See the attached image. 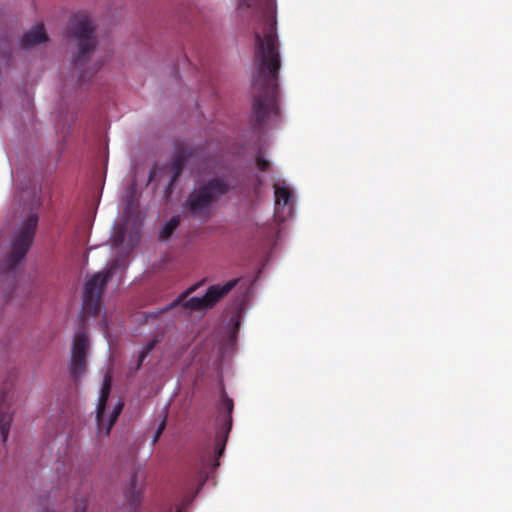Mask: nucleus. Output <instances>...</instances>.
<instances>
[{
  "instance_id": "f03ea898",
  "label": "nucleus",
  "mask_w": 512,
  "mask_h": 512,
  "mask_svg": "<svg viewBox=\"0 0 512 512\" xmlns=\"http://www.w3.org/2000/svg\"><path fill=\"white\" fill-rule=\"evenodd\" d=\"M96 26L88 15L74 14L70 17L67 26V37L77 45V53L73 56V69L79 74V81L96 73L101 64L91 63V54L96 48Z\"/></svg>"
},
{
  "instance_id": "9d476101",
  "label": "nucleus",
  "mask_w": 512,
  "mask_h": 512,
  "mask_svg": "<svg viewBox=\"0 0 512 512\" xmlns=\"http://www.w3.org/2000/svg\"><path fill=\"white\" fill-rule=\"evenodd\" d=\"M203 152V149L199 146H179L174 159L171 162L170 168L172 170V177L166 187V193H171L173 186L181 176L185 165L190 161L191 158L198 157Z\"/></svg>"
},
{
  "instance_id": "aec40b11",
  "label": "nucleus",
  "mask_w": 512,
  "mask_h": 512,
  "mask_svg": "<svg viewBox=\"0 0 512 512\" xmlns=\"http://www.w3.org/2000/svg\"><path fill=\"white\" fill-rule=\"evenodd\" d=\"M1 59H3L6 64L10 63L11 60V53L10 52H2L0 55Z\"/></svg>"
},
{
  "instance_id": "4be33fe9",
  "label": "nucleus",
  "mask_w": 512,
  "mask_h": 512,
  "mask_svg": "<svg viewBox=\"0 0 512 512\" xmlns=\"http://www.w3.org/2000/svg\"><path fill=\"white\" fill-rule=\"evenodd\" d=\"M177 512H181V511H177Z\"/></svg>"
},
{
  "instance_id": "dca6fc26",
  "label": "nucleus",
  "mask_w": 512,
  "mask_h": 512,
  "mask_svg": "<svg viewBox=\"0 0 512 512\" xmlns=\"http://www.w3.org/2000/svg\"><path fill=\"white\" fill-rule=\"evenodd\" d=\"M158 340L157 339H152V340H149L145 345L144 347L142 348V350L140 351L139 353V356H138V360H137V369H139L145 358L150 354V352L155 348L156 344H157Z\"/></svg>"
},
{
  "instance_id": "0eeeda50",
  "label": "nucleus",
  "mask_w": 512,
  "mask_h": 512,
  "mask_svg": "<svg viewBox=\"0 0 512 512\" xmlns=\"http://www.w3.org/2000/svg\"><path fill=\"white\" fill-rule=\"evenodd\" d=\"M112 379L110 375H105L103 384L100 390L99 401L96 410V420L97 426L100 433H104V435H109L113 425L117 421L119 415L122 412L124 404L119 401L117 405L114 407L112 413L109 418H105V410L107 401L111 392Z\"/></svg>"
},
{
  "instance_id": "4468645a",
  "label": "nucleus",
  "mask_w": 512,
  "mask_h": 512,
  "mask_svg": "<svg viewBox=\"0 0 512 512\" xmlns=\"http://www.w3.org/2000/svg\"><path fill=\"white\" fill-rule=\"evenodd\" d=\"M180 224V217L173 216L160 231L159 237L162 240L168 239Z\"/></svg>"
},
{
  "instance_id": "6e6552de",
  "label": "nucleus",
  "mask_w": 512,
  "mask_h": 512,
  "mask_svg": "<svg viewBox=\"0 0 512 512\" xmlns=\"http://www.w3.org/2000/svg\"><path fill=\"white\" fill-rule=\"evenodd\" d=\"M234 403L226 395L222 396L221 407L216 418L215 454L219 458L224 452L229 432L232 428Z\"/></svg>"
},
{
  "instance_id": "7ed1b4c3",
  "label": "nucleus",
  "mask_w": 512,
  "mask_h": 512,
  "mask_svg": "<svg viewBox=\"0 0 512 512\" xmlns=\"http://www.w3.org/2000/svg\"><path fill=\"white\" fill-rule=\"evenodd\" d=\"M230 190L227 180L221 177L211 178L192 190L184 207L195 217L207 219L213 205Z\"/></svg>"
},
{
  "instance_id": "ddd939ff",
  "label": "nucleus",
  "mask_w": 512,
  "mask_h": 512,
  "mask_svg": "<svg viewBox=\"0 0 512 512\" xmlns=\"http://www.w3.org/2000/svg\"><path fill=\"white\" fill-rule=\"evenodd\" d=\"M274 195L276 213L286 207L288 208V213H290L293 207L292 191L285 184H274Z\"/></svg>"
},
{
  "instance_id": "f8f14e48",
  "label": "nucleus",
  "mask_w": 512,
  "mask_h": 512,
  "mask_svg": "<svg viewBox=\"0 0 512 512\" xmlns=\"http://www.w3.org/2000/svg\"><path fill=\"white\" fill-rule=\"evenodd\" d=\"M11 422L12 414L10 412V405L7 402V393L5 390H2L0 397V434L3 442H6L8 438Z\"/></svg>"
},
{
  "instance_id": "a211bd4d",
  "label": "nucleus",
  "mask_w": 512,
  "mask_h": 512,
  "mask_svg": "<svg viewBox=\"0 0 512 512\" xmlns=\"http://www.w3.org/2000/svg\"><path fill=\"white\" fill-rule=\"evenodd\" d=\"M165 427H166V416H164V418L162 419L157 431L155 432V434L153 436V439H152L153 444H155L159 440L163 431L165 430Z\"/></svg>"
},
{
  "instance_id": "2eb2a0df",
  "label": "nucleus",
  "mask_w": 512,
  "mask_h": 512,
  "mask_svg": "<svg viewBox=\"0 0 512 512\" xmlns=\"http://www.w3.org/2000/svg\"><path fill=\"white\" fill-rule=\"evenodd\" d=\"M142 497V493L140 490L136 488V475H132L131 477V486L128 494V501L131 505L136 506L140 503Z\"/></svg>"
},
{
  "instance_id": "f3484780",
  "label": "nucleus",
  "mask_w": 512,
  "mask_h": 512,
  "mask_svg": "<svg viewBox=\"0 0 512 512\" xmlns=\"http://www.w3.org/2000/svg\"><path fill=\"white\" fill-rule=\"evenodd\" d=\"M256 166L261 171H267L270 167V163L268 160L263 158L260 154L256 157Z\"/></svg>"
},
{
  "instance_id": "1a4fd4ad",
  "label": "nucleus",
  "mask_w": 512,
  "mask_h": 512,
  "mask_svg": "<svg viewBox=\"0 0 512 512\" xmlns=\"http://www.w3.org/2000/svg\"><path fill=\"white\" fill-rule=\"evenodd\" d=\"M89 350V338L85 331L79 330L75 333L71 361L69 366L71 378L77 382L86 372L87 355Z\"/></svg>"
},
{
  "instance_id": "f257e3e1",
  "label": "nucleus",
  "mask_w": 512,
  "mask_h": 512,
  "mask_svg": "<svg viewBox=\"0 0 512 512\" xmlns=\"http://www.w3.org/2000/svg\"><path fill=\"white\" fill-rule=\"evenodd\" d=\"M238 10H252L259 24L254 27V73L252 78L254 127L261 129L279 115V70L281 59L277 35L276 0H239Z\"/></svg>"
},
{
  "instance_id": "39448f33",
  "label": "nucleus",
  "mask_w": 512,
  "mask_h": 512,
  "mask_svg": "<svg viewBox=\"0 0 512 512\" xmlns=\"http://www.w3.org/2000/svg\"><path fill=\"white\" fill-rule=\"evenodd\" d=\"M38 224L36 214H30L21 226L18 234L11 241V250L6 259V268L13 270L25 258L29 248L33 244Z\"/></svg>"
},
{
  "instance_id": "423d86ee",
  "label": "nucleus",
  "mask_w": 512,
  "mask_h": 512,
  "mask_svg": "<svg viewBox=\"0 0 512 512\" xmlns=\"http://www.w3.org/2000/svg\"><path fill=\"white\" fill-rule=\"evenodd\" d=\"M111 277L112 271L108 269L95 273L87 280L84 286L82 318L85 316H95L99 312L102 295Z\"/></svg>"
},
{
  "instance_id": "9b49d317",
  "label": "nucleus",
  "mask_w": 512,
  "mask_h": 512,
  "mask_svg": "<svg viewBox=\"0 0 512 512\" xmlns=\"http://www.w3.org/2000/svg\"><path fill=\"white\" fill-rule=\"evenodd\" d=\"M48 39L43 23H38L21 37L20 47L22 49H29L47 42Z\"/></svg>"
},
{
  "instance_id": "412c9836",
  "label": "nucleus",
  "mask_w": 512,
  "mask_h": 512,
  "mask_svg": "<svg viewBox=\"0 0 512 512\" xmlns=\"http://www.w3.org/2000/svg\"><path fill=\"white\" fill-rule=\"evenodd\" d=\"M42 512H53V511L49 510L47 507H44Z\"/></svg>"
},
{
  "instance_id": "20e7f679",
  "label": "nucleus",
  "mask_w": 512,
  "mask_h": 512,
  "mask_svg": "<svg viewBox=\"0 0 512 512\" xmlns=\"http://www.w3.org/2000/svg\"><path fill=\"white\" fill-rule=\"evenodd\" d=\"M239 282V279H232L223 285H212L208 288L203 297H191L187 300V296L194 292L197 285L191 286L186 292L182 293L176 300H174L168 307L173 308L183 302L182 306L185 309L193 311H202L211 309L217 302L225 297Z\"/></svg>"
},
{
  "instance_id": "6ab92c4d",
  "label": "nucleus",
  "mask_w": 512,
  "mask_h": 512,
  "mask_svg": "<svg viewBox=\"0 0 512 512\" xmlns=\"http://www.w3.org/2000/svg\"><path fill=\"white\" fill-rule=\"evenodd\" d=\"M86 507H87V500L86 499L76 500L75 512H85Z\"/></svg>"
}]
</instances>
